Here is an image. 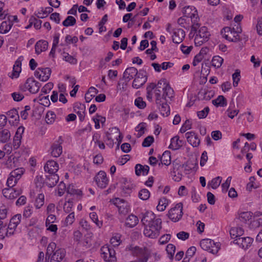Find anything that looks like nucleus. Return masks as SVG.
I'll return each mask as SVG.
<instances>
[{"instance_id":"nucleus-1","label":"nucleus","mask_w":262,"mask_h":262,"mask_svg":"<svg viewBox=\"0 0 262 262\" xmlns=\"http://www.w3.org/2000/svg\"><path fill=\"white\" fill-rule=\"evenodd\" d=\"M40 86L41 84L39 82L33 78H29L24 84L20 86V89L23 92L28 90L32 94H36L39 91Z\"/></svg>"},{"instance_id":"nucleus-2","label":"nucleus","mask_w":262,"mask_h":262,"mask_svg":"<svg viewBox=\"0 0 262 262\" xmlns=\"http://www.w3.org/2000/svg\"><path fill=\"white\" fill-rule=\"evenodd\" d=\"M156 85V88L158 89H163L162 98L164 100H166V98L171 100V98L173 97L174 91L169 83L166 82L165 79L160 80Z\"/></svg>"},{"instance_id":"nucleus-3","label":"nucleus","mask_w":262,"mask_h":262,"mask_svg":"<svg viewBox=\"0 0 262 262\" xmlns=\"http://www.w3.org/2000/svg\"><path fill=\"white\" fill-rule=\"evenodd\" d=\"M183 204L179 203L176 205L171 208L169 211L167 215L169 219L172 222H176L179 221L182 217L183 214Z\"/></svg>"},{"instance_id":"nucleus-4","label":"nucleus","mask_w":262,"mask_h":262,"mask_svg":"<svg viewBox=\"0 0 262 262\" xmlns=\"http://www.w3.org/2000/svg\"><path fill=\"white\" fill-rule=\"evenodd\" d=\"M147 80V76L146 75V71L144 69L140 70L139 74L135 78L132 86L135 89H139L143 85Z\"/></svg>"},{"instance_id":"nucleus-5","label":"nucleus","mask_w":262,"mask_h":262,"mask_svg":"<svg viewBox=\"0 0 262 262\" xmlns=\"http://www.w3.org/2000/svg\"><path fill=\"white\" fill-rule=\"evenodd\" d=\"M51 70L49 68H39L34 72V75L42 81H47L51 75Z\"/></svg>"},{"instance_id":"nucleus-6","label":"nucleus","mask_w":262,"mask_h":262,"mask_svg":"<svg viewBox=\"0 0 262 262\" xmlns=\"http://www.w3.org/2000/svg\"><path fill=\"white\" fill-rule=\"evenodd\" d=\"M3 195L7 199L13 200L22 193L21 189H14L12 187L6 188L3 189Z\"/></svg>"},{"instance_id":"nucleus-7","label":"nucleus","mask_w":262,"mask_h":262,"mask_svg":"<svg viewBox=\"0 0 262 262\" xmlns=\"http://www.w3.org/2000/svg\"><path fill=\"white\" fill-rule=\"evenodd\" d=\"M95 180L101 188H105L108 184V179L106 173L103 171H100L95 177Z\"/></svg>"},{"instance_id":"nucleus-8","label":"nucleus","mask_w":262,"mask_h":262,"mask_svg":"<svg viewBox=\"0 0 262 262\" xmlns=\"http://www.w3.org/2000/svg\"><path fill=\"white\" fill-rule=\"evenodd\" d=\"M63 142L61 137H59L51 146V155L54 157L57 158L60 156L62 152V147L61 145Z\"/></svg>"},{"instance_id":"nucleus-9","label":"nucleus","mask_w":262,"mask_h":262,"mask_svg":"<svg viewBox=\"0 0 262 262\" xmlns=\"http://www.w3.org/2000/svg\"><path fill=\"white\" fill-rule=\"evenodd\" d=\"M253 241V239L252 238L250 237H246L235 239L233 243L239 245L242 248L247 249L251 246Z\"/></svg>"},{"instance_id":"nucleus-10","label":"nucleus","mask_w":262,"mask_h":262,"mask_svg":"<svg viewBox=\"0 0 262 262\" xmlns=\"http://www.w3.org/2000/svg\"><path fill=\"white\" fill-rule=\"evenodd\" d=\"M187 142L193 147H197L200 143V140L194 132H187L185 134Z\"/></svg>"},{"instance_id":"nucleus-11","label":"nucleus","mask_w":262,"mask_h":262,"mask_svg":"<svg viewBox=\"0 0 262 262\" xmlns=\"http://www.w3.org/2000/svg\"><path fill=\"white\" fill-rule=\"evenodd\" d=\"M194 12L192 14H191V16L190 18H191L192 25L191 26V31L194 32V33L196 32L197 29L200 27V24L199 21L200 20V18L198 14L197 10L195 9L194 7H193Z\"/></svg>"},{"instance_id":"nucleus-12","label":"nucleus","mask_w":262,"mask_h":262,"mask_svg":"<svg viewBox=\"0 0 262 262\" xmlns=\"http://www.w3.org/2000/svg\"><path fill=\"white\" fill-rule=\"evenodd\" d=\"M73 108L74 112L78 115L80 121L81 122L83 121L85 118V107L84 104L76 102L74 103Z\"/></svg>"},{"instance_id":"nucleus-13","label":"nucleus","mask_w":262,"mask_h":262,"mask_svg":"<svg viewBox=\"0 0 262 262\" xmlns=\"http://www.w3.org/2000/svg\"><path fill=\"white\" fill-rule=\"evenodd\" d=\"M185 36L184 31L182 29L173 30L172 41L176 43L181 42Z\"/></svg>"},{"instance_id":"nucleus-14","label":"nucleus","mask_w":262,"mask_h":262,"mask_svg":"<svg viewBox=\"0 0 262 262\" xmlns=\"http://www.w3.org/2000/svg\"><path fill=\"white\" fill-rule=\"evenodd\" d=\"M58 168V163L53 160H49L44 166L45 170L49 173H56Z\"/></svg>"},{"instance_id":"nucleus-15","label":"nucleus","mask_w":262,"mask_h":262,"mask_svg":"<svg viewBox=\"0 0 262 262\" xmlns=\"http://www.w3.org/2000/svg\"><path fill=\"white\" fill-rule=\"evenodd\" d=\"M139 74L137 69L135 67L127 68L123 73V78L128 82L132 79L135 78Z\"/></svg>"},{"instance_id":"nucleus-16","label":"nucleus","mask_w":262,"mask_h":262,"mask_svg":"<svg viewBox=\"0 0 262 262\" xmlns=\"http://www.w3.org/2000/svg\"><path fill=\"white\" fill-rule=\"evenodd\" d=\"M59 181V176L56 173H49L46 176L45 183L49 187H53L56 185Z\"/></svg>"},{"instance_id":"nucleus-17","label":"nucleus","mask_w":262,"mask_h":262,"mask_svg":"<svg viewBox=\"0 0 262 262\" xmlns=\"http://www.w3.org/2000/svg\"><path fill=\"white\" fill-rule=\"evenodd\" d=\"M198 99L201 100H209L213 96V92L206 89H202L198 94Z\"/></svg>"},{"instance_id":"nucleus-18","label":"nucleus","mask_w":262,"mask_h":262,"mask_svg":"<svg viewBox=\"0 0 262 262\" xmlns=\"http://www.w3.org/2000/svg\"><path fill=\"white\" fill-rule=\"evenodd\" d=\"M66 251L63 249L56 250L51 257V262H60L64 257Z\"/></svg>"},{"instance_id":"nucleus-19","label":"nucleus","mask_w":262,"mask_h":262,"mask_svg":"<svg viewBox=\"0 0 262 262\" xmlns=\"http://www.w3.org/2000/svg\"><path fill=\"white\" fill-rule=\"evenodd\" d=\"M167 98H166V100H162V102L157 104L159 105V109L161 114L163 116H168L170 114V107L167 103Z\"/></svg>"},{"instance_id":"nucleus-20","label":"nucleus","mask_w":262,"mask_h":262,"mask_svg":"<svg viewBox=\"0 0 262 262\" xmlns=\"http://www.w3.org/2000/svg\"><path fill=\"white\" fill-rule=\"evenodd\" d=\"M48 42L46 40H39L37 41L35 46V52L37 54H39L41 52L47 50Z\"/></svg>"},{"instance_id":"nucleus-21","label":"nucleus","mask_w":262,"mask_h":262,"mask_svg":"<svg viewBox=\"0 0 262 262\" xmlns=\"http://www.w3.org/2000/svg\"><path fill=\"white\" fill-rule=\"evenodd\" d=\"M144 234L146 236L149 238H156L159 235L160 233L158 230L150 228V226L148 225L145 227Z\"/></svg>"},{"instance_id":"nucleus-22","label":"nucleus","mask_w":262,"mask_h":262,"mask_svg":"<svg viewBox=\"0 0 262 262\" xmlns=\"http://www.w3.org/2000/svg\"><path fill=\"white\" fill-rule=\"evenodd\" d=\"M183 142L179 140L178 136H174L171 139V143L169 146V148L172 150L179 149L183 145Z\"/></svg>"},{"instance_id":"nucleus-23","label":"nucleus","mask_w":262,"mask_h":262,"mask_svg":"<svg viewBox=\"0 0 262 262\" xmlns=\"http://www.w3.org/2000/svg\"><path fill=\"white\" fill-rule=\"evenodd\" d=\"M21 130L22 132H24V127H19L18 129L17 132L15 133V135L13 139V145L14 148V149H17L20 144L21 143V134H19V131Z\"/></svg>"},{"instance_id":"nucleus-24","label":"nucleus","mask_w":262,"mask_h":262,"mask_svg":"<svg viewBox=\"0 0 262 262\" xmlns=\"http://www.w3.org/2000/svg\"><path fill=\"white\" fill-rule=\"evenodd\" d=\"M214 241L210 239H203L200 242V246L204 250L208 251L210 252L212 248H213Z\"/></svg>"},{"instance_id":"nucleus-25","label":"nucleus","mask_w":262,"mask_h":262,"mask_svg":"<svg viewBox=\"0 0 262 262\" xmlns=\"http://www.w3.org/2000/svg\"><path fill=\"white\" fill-rule=\"evenodd\" d=\"M138 221V217L132 214L126 218L125 225L129 228H133L137 225Z\"/></svg>"},{"instance_id":"nucleus-26","label":"nucleus","mask_w":262,"mask_h":262,"mask_svg":"<svg viewBox=\"0 0 262 262\" xmlns=\"http://www.w3.org/2000/svg\"><path fill=\"white\" fill-rule=\"evenodd\" d=\"M149 170V167L148 165L142 166L140 164H136L135 166V173L138 176H140L142 172L143 175H147Z\"/></svg>"},{"instance_id":"nucleus-27","label":"nucleus","mask_w":262,"mask_h":262,"mask_svg":"<svg viewBox=\"0 0 262 262\" xmlns=\"http://www.w3.org/2000/svg\"><path fill=\"white\" fill-rule=\"evenodd\" d=\"M244 229L242 227L232 228L230 231V234L232 238H241L244 234Z\"/></svg>"},{"instance_id":"nucleus-28","label":"nucleus","mask_w":262,"mask_h":262,"mask_svg":"<svg viewBox=\"0 0 262 262\" xmlns=\"http://www.w3.org/2000/svg\"><path fill=\"white\" fill-rule=\"evenodd\" d=\"M118 200L121 202V204L117 206L119 213L124 215L127 214L129 210V207L127 205V203L125 202L123 200L117 199V201Z\"/></svg>"},{"instance_id":"nucleus-29","label":"nucleus","mask_w":262,"mask_h":262,"mask_svg":"<svg viewBox=\"0 0 262 262\" xmlns=\"http://www.w3.org/2000/svg\"><path fill=\"white\" fill-rule=\"evenodd\" d=\"M12 25L13 23L10 18H9V20L4 21L0 26V33L2 34L7 33L11 28Z\"/></svg>"},{"instance_id":"nucleus-30","label":"nucleus","mask_w":262,"mask_h":262,"mask_svg":"<svg viewBox=\"0 0 262 262\" xmlns=\"http://www.w3.org/2000/svg\"><path fill=\"white\" fill-rule=\"evenodd\" d=\"M21 61L19 60H16L15 62V64L13 66V72L12 74L9 76L12 78H17L18 77L19 73L21 71Z\"/></svg>"},{"instance_id":"nucleus-31","label":"nucleus","mask_w":262,"mask_h":262,"mask_svg":"<svg viewBox=\"0 0 262 262\" xmlns=\"http://www.w3.org/2000/svg\"><path fill=\"white\" fill-rule=\"evenodd\" d=\"M160 159L162 164L169 165L171 163L170 152L169 151H164L162 156H160Z\"/></svg>"},{"instance_id":"nucleus-32","label":"nucleus","mask_w":262,"mask_h":262,"mask_svg":"<svg viewBox=\"0 0 262 262\" xmlns=\"http://www.w3.org/2000/svg\"><path fill=\"white\" fill-rule=\"evenodd\" d=\"M150 228L154 229V230H158L160 233V231L162 228V221L161 219H152L151 222L149 223L148 225Z\"/></svg>"},{"instance_id":"nucleus-33","label":"nucleus","mask_w":262,"mask_h":262,"mask_svg":"<svg viewBox=\"0 0 262 262\" xmlns=\"http://www.w3.org/2000/svg\"><path fill=\"white\" fill-rule=\"evenodd\" d=\"M11 137L10 131L7 129H4L0 131V142L6 143Z\"/></svg>"},{"instance_id":"nucleus-34","label":"nucleus","mask_w":262,"mask_h":262,"mask_svg":"<svg viewBox=\"0 0 262 262\" xmlns=\"http://www.w3.org/2000/svg\"><path fill=\"white\" fill-rule=\"evenodd\" d=\"M155 218V214L150 212H146L142 217L141 219V222L143 225L145 226H146V223H148V225L149 224V223L151 222L152 219Z\"/></svg>"},{"instance_id":"nucleus-35","label":"nucleus","mask_w":262,"mask_h":262,"mask_svg":"<svg viewBox=\"0 0 262 262\" xmlns=\"http://www.w3.org/2000/svg\"><path fill=\"white\" fill-rule=\"evenodd\" d=\"M222 181V177L218 176L213 179L208 183L207 187H211L213 189H216L220 185Z\"/></svg>"},{"instance_id":"nucleus-36","label":"nucleus","mask_w":262,"mask_h":262,"mask_svg":"<svg viewBox=\"0 0 262 262\" xmlns=\"http://www.w3.org/2000/svg\"><path fill=\"white\" fill-rule=\"evenodd\" d=\"M197 35L204 38L205 40H208L210 35V33L208 31L207 28L206 27H201L199 30Z\"/></svg>"},{"instance_id":"nucleus-37","label":"nucleus","mask_w":262,"mask_h":262,"mask_svg":"<svg viewBox=\"0 0 262 262\" xmlns=\"http://www.w3.org/2000/svg\"><path fill=\"white\" fill-rule=\"evenodd\" d=\"M223 61V58L219 56H215L213 57L211 61L212 66L215 68H219L221 67Z\"/></svg>"},{"instance_id":"nucleus-38","label":"nucleus","mask_w":262,"mask_h":262,"mask_svg":"<svg viewBox=\"0 0 262 262\" xmlns=\"http://www.w3.org/2000/svg\"><path fill=\"white\" fill-rule=\"evenodd\" d=\"M24 171L23 168H18L11 171L10 175L11 176L12 178L13 177L18 180L24 173Z\"/></svg>"},{"instance_id":"nucleus-39","label":"nucleus","mask_w":262,"mask_h":262,"mask_svg":"<svg viewBox=\"0 0 262 262\" xmlns=\"http://www.w3.org/2000/svg\"><path fill=\"white\" fill-rule=\"evenodd\" d=\"M76 20L72 16H68L66 19L62 22L63 26L68 27L69 26H73L76 24Z\"/></svg>"},{"instance_id":"nucleus-40","label":"nucleus","mask_w":262,"mask_h":262,"mask_svg":"<svg viewBox=\"0 0 262 262\" xmlns=\"http://www.w3.org/2000/svg\"><path fill=\"white\" fill-rule=\"evenodd\" d=\"M45 196L42 193H40L38 195L35 200V206L36 208L39 209L41 208L44 204Z\"/></svg>"},{"instance_id":"nucleus-41","label":"nucleus","mask_w":262,"mask_h":262,"mask_svg":"<svg viewBox=\"0 0 262 262\" xmlns=\"http://www.w3.org/2000/svg\"><path fill=\"white\" fill-rule=\"evenodd\" d=\"M166 250L168 254V257L171 260L173 259V255L176 251L175 246L173 244H169L167 246Z\"/></svg>"},{"instance_id":"nucleus-42","label":"nucleus","mask_w":262,"mask_h":262,"mask_svg":"<svg viewBox=\"0 0 262 262\" xmlns=\"http://www.w3.org/2000/svg\"><path fill=\"white\" fill-rule=\"evenodd\" d=\"M101 255L102 258L105 261H107L109 252V247L107 246H104L100 249Z\"/></svg>"},{"instance_id":"nucleus-43","label":"nucleus","mask_w":262,"mask_h":262,"mask_svg":"<svg viewBox=\"0 0 262 262\" xmlns=\"http://www.w3.org/2000/svg\"><path fill=\"white\" fill-rule=\"evenodd\" d=\"M167 205V200L165 198H162L159 200V203L157 206V209L160 211H164Z\"/></svg>"},{"instance_id":"nucleus-44","label":"nucleus","mask_w":262,"mask_h":262,"mask_svg":"<svg viewBox=\"0 0 262 262\" xmlns=\"http://www.w3.org/2000/svg\"><path fill=\"white\" fill-rule=\"evenodd\" d=\"M162 94H163V89H158L156 88L155 89V96H156V104H158L162 102V100H164L162 98Z\"/></svg>"},{"instance_id":"nucleus-45","label":"nucleus","mask_w":262,"mask_h":262,"mask_svg":"<svg viewBox=\"0 0 262 262\" xmlns=\"http://www.w3.org/2000/svg\"><path fill=\"white\" fill-rule=\"evenodd\" d=\"M56 115L52 111H48L46 116V121L48 124L53 123L55 119Z\"/></svg>"},{"instance_id":"nucleus-46","label":"nucleus","mask_w":262,"mask_h":262,"mask_svg":"<svg viewBox=\"0 0 262 262\" xmlns=\"http://www.w3.org/2000/svg\"><path fill=\"white\" fill-rule=\"evenodd\" d=\"M138 196L142 200H147L150 196V192L146 189H142L139 191Z\"/></svg>"},{"instance_id":"nucleus-47","label":"nucleus","mask_w":262,"mask_h":262,"mask_svg":"<svg viewBox=\"0 0 262 262\" xmlns=\"http://www.w3.org/2000/svg\"><path fill=\"white\" fill-rule=\"evenodd\" d=\"M223 37L227 40L231 41V42H237L240 40V37L238 34H232L231 35H229V34H224L223 35Z\"/></svg>"},{"instance_id":"nucleus-48","label":"nucleus","mask_w":262,"mask_h":262,"mask_svg":"<svg viewBox=\"0 0 262 262\" xmlns=\"http://www.w3.org/2000/svg\"><path fill=\"white\" fill-rule=\"evenodd\" d=\"M90 217L92 221L95 223L96 225L100 228L102 226V222L99 221L98 219V216L96 212H91L90 213Z\"/></svg>"},{"instance_id":"nucleus-49","label":"nucleus","mask_w":262,"mask_h":262,"mask_svg":"<svg viewBox=\"0 0 262 262\" xmlns=\"http://www.w3.org/2000/svg\"><path fill=\"white\" fill-rule=\"evenodd\" d=\"M56 247V245L55 243L52 242L50 243L47 247V252H46V257L48 256V258H49L50 256L51 255L52 252H54V251L55 250Z\"/></svg>"},{"instance_id":"nucleus-50","label":"nucleus","mask_w":262,"mask_h":262,"mask_svg":"<svg viewBox=\"0 0 262 262\" xmlns=\"http://www.w3.org/2000/svg\"><path fill=\"white\" fill-rule=\"evenodd\" d=\"M193 7H194L187 6V7H185L184 8H183L182 12L184 15V17H186L188 18H189L191 16V14H192V13H193V12H192V11H194Z\"/></svg>"},{"instance_id":"nucleus-51","label":"nucleus","mask_w":262,"mask_h":262,"mask_svg":"<svg viewBox=\"0 0 262 262\" xmlns=\"http://www.w3.org/2000/svg\"><path fill=\"white\" fill-rule=\"evenodd\" d=\"M146 123L144 122L140 123L136 127V131L138 132L137 137H140L144 133V129L145 128Z\"/></svg>"},{"instance_id":"nucleus-52","label":"nucleus","mask_w":262,"mask_h":262,"mask_svg":"<svg viewBox=\"0 0 262 262\" xmlns=\"http://www.w3.org/2000/svg\"><path fill=\"white\" fill-rule=\"evenodd\" d=\"M233 85L234 87L237 86L239 81L240 80V72L236 70L235 73L232 74Z\"/></svg>"},{"instance_id":"nucleus-53","label":"nucleus","mask_w":262,"mask_h":262,"mask_svg":"<svg viewBox=\"0 0 262 262\" xmlns=\"http://www.w3.org/2000/svg\"><path fill=\"white\" fill-rule=\"evenodd\" d=\"M67 192L71 194H76L77 195H82V191L79 189H75L74 186L73 185H70L67 188Z\"/></svg>"},{"instance_id":"nucleus-54","label":"nucleus","mask_w":262,"mask_h":262,"mask_svg":"<svg viewBox=\"0 0 262 262\" xmlns=\"http://www.w3.org/2000/svg\"><path fill=\"white\" fill-rule=\"evenodd\" d=\"M135 104L140 109H143L146 106V102L143 100L141 97H138L135 99Z\"/></svg>"},{"instance_id":"nucleus-55","label":"nucleus","mask_w":262,"mask_h":262,"mask_svg":"<svg viewBox=\"0 0 262 262\" xmlns=\"http://www.w3.org/2000/svg\"><path fill=\"white\" fill-rule=\"evenodd\" d=\"M7 115L11 118L14 119L15 121L18 120L19 119V115L18 114L17 111L13 108L8 111L7 113Z\"/></svg>"},{"instance_id":"nucleus-56","label":"nucleus","mask_w":262,"mask_h":262,"mask_svg":"<svg viewBox=\"0 0 262 262\" xmlns=\"http://www.w3.org/2000/svg\"><path fill=\"white\" fill-rule=\"evenodd\" d=\"M209 111H210V109H209V107H208V106L205 107L203 110H202L201 111H199L197 112L198 117L200 119L205 118L207 116V115L209 112Z\"/></svg>"},{"instance_id":"nucleus-57","label":"nucleus","mask_w":262,"mask_h":262,"mask_svg":"<svg viewBox=\"0 0 262 262\" xmlns=\"http://www.w3.org/2000/svg\"><path fill=\"white\" fill-rule=\"evenodd\" d=\"M154 137L151 136H148L144 139L142 145L143 147H149L154 142Z\"/></svg>"},{"instance_id":"nucleus-58","label":"nucleus","mask_w":262,"mask_h":262,"mask_svg":"<svg viewBox=\"0 0 262 262\" xmlns=\"http://www.w3.org/2000/svg\"><path fill=\"white\" fill-rule=\"evenodd\" d=\"M109 252L110 254H108V262H116L117 260V258L115 256V251L112 248L109 247Z\"/></svg>"},{"instance_id":"nucleus-59","label":"nucleus","mask_w":262,"mask_h":262,"mask_svg":"<svg viewBox=\"0 0 262 262\" xmlns=\"http://www.w3.org/2000/svg\"><path fill=\"white\" fill-rule=\"evenodd\" d=\"M64 54H66L65 55L63 56V59L65 61L69 62V63H70L71 64H75L77 63V60L75 58H74L73 56L69 55L68 53H64Z\"/></svg>"},{"instance_id":"nucleus-60","label":"nucleus","mask_w":262,"mask_h":262,"mask_svg":"<svg viewBox=\"0 0 262 262\" xmlns=\"http://www.w3.org/2000/svg\"><path fill=\"white\" fill-rule=\"evenodd\" d=\"M39 100L40 101V104L45 106L48 107L50 105V101L49 98V96H39Z\"/></svg>"},{"instance_id":"nucleus-61","label":"nucleus","mask_w":262,"mask_h":262,"mask_svg":"<svg viewBox=\"0 0 262 262\" xmlns=\"http://www.w3.org/2000/svg\"><path fill=\"white\" fill-rule=\"evenodd\" d=\"M104 141H107L106 145L110 147H113L114 146V140L111 137V134L108 132L105 133V136L104 137Z\"/></svg>"},{"instance_id":"nucleus-62","label":"nucleus","mask_w":262,"mask_h":262,"mask_svg":"<svg viewBox=\"0 0 262 262\" xmlns=\"http://www.w3.org/2000/svg\"><path fill=\"white\" fill-rule=\"evenodd\" d=\"M196 248L194 246L190 247L186 251L185 259L189 258L192 257L196 252Z\"/></svg>"},{"instance_id":"nucleus-63","label":"nucleus","mask_w":262,"mask_h":262,"mask_svg":"<svg viewBox=\"0 0 262 262\" xmlns=\"http://www.w3.org/2000/svg\"><path fill=\"white\" fill-rule=\"evenodd\" d=\"M252 214V213L251 212H243L241 213L240 217L243 220L244 222H246L251 219Z\"/></svg>"},{"instance_id":"nucleus-64","label":"nucleus","mask_w":262,"mask_h":262,"mask_svg":"<svg viewBox=\"0 0 262 262\" xmlns=\"http://www.w3.org/2000/svg\"><path fill=\"white\" fill-rule=\"evenodd\" d=\"M256 27L257 33L259 35H262V17L257 18V24Z\"/></svg>"}]
</instances>
